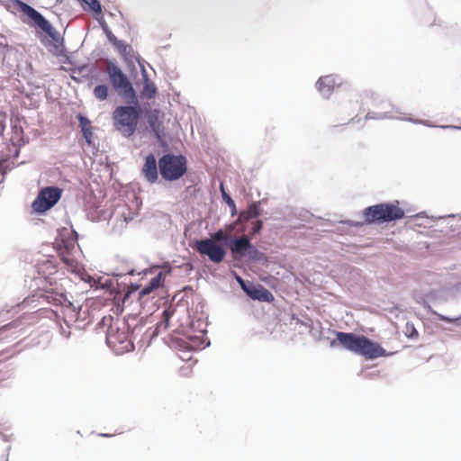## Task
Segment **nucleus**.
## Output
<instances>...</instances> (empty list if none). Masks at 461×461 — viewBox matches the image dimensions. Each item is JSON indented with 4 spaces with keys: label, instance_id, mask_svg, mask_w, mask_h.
Listing matches in <instances>:
<instances>
[{
    "label": "nucleus",
    "instance_id": "nucleus-1",
    "mask_svg": "<svg viewBox=\"0 0 461 461\" xmlns=\"http://www.w3.org/2000/svg\"><path fill=\"white\" fill-rule=\"evenodd\" d=\"M97 330L105 332L106 343L116 354H123L133 348L129 328L119 319L112 315L104 316L97 324Z\"/></svg>",
    "mask_w": 461,
    "mask_h": 461
},
{
    "label": "nucleus",
    "instance_id": "nucleus-2",
    "mask_svg": "<svg viewBox=\"0 0 461 461\" xmlns=\"http://www.w3.org/2000/svg\"><path fill=\"white\" fill-rule=\"evenodd\" d=\"M331 347L340 346L355 354L374 359L386 355L385 350L377 343L363 335L351 332L337 331L336 339L330 342Z\"/></svg>",
    "mask_w": 461,
    "mask_h": 461
},
{
    "label": "nucleus",
    "instance_id": "nucleus-3",
    "mask_svg": "<svg viewBox=\"0 0 461 461\" xmlns=\"http://www.w3.org/2000/svg\"><path fill=\"white\" fill-rule=\"evenodd\" d=\"M398 204L399 202L396 201L366 207L363 211L365 222L366 224L383 223L402 219L405 213Z\"/></svg>",
    "mask_w": 461,
    "mask_h": 461
},
{
    "label": "nucleus",
    "instance_id": "nucleus-4",
    "mask_svg": "<svg viewBox=\"0 0 461 461\" xmlns=\"http://www.w3.org/2000/svg\"><path fill=\"white\" fill-rule=\"evenodd\" d=\"M140 108L136 106H118L113 113V127L123 136L133 135L140 118Z\"/></svg>",
    "mask_w": 461,
    "mask_h": 461
},
{
    "label": "nucleus",
    "instance_id": "nucleus-5",
    "mask_svg": "<svg viewBox=\"0 0 461 461\" xmlns=\"http://www.w3.org/2000/svg\"><path fill=\"white\" fill-rule=\"evenodd\" d=\"M159 172L165 180L174 181L182 177L186 170V158L182 156L166 154L158 160Z\"/></svg>",
    "mask_w": 461,
    "mask_h": 461
},
{
    "label": "nucleus",
    "instance_id": "nucleus-6",
    "mask_svg": "<svg viewBox=\"0 0 461 461\" xmlns=\"http://www.w3.org/2000/svg\"><path fill=\"white\" fill-rule=\"evenodd\" d=\"M106 72L109 75L113 86L121 91L122 95L130 104H137V95L135 90L122 69L113 62L106 65Z\"/></svg>",
    "mask_w": 461,
    "mask_h": 461
},
{
    "label": "nucleus",
    "instance_id": "nucleus-7",
    "mask_svg": "<svg viewBox=\"0 0 461 461\" xmlns=\"http://www.w3.org/2000/svg\"><path fill=\"white\" fill-rule=\"evenodd\" d=\"M61 197V189L56 186H49L41 190L37 198L32 203V208L37 212H45L54 206Z\"/></svg>",
    "mask_w": 461,
    "mask_h": 461
},
{
    "label": "nucleus",
    "instance_id": "nucleus-8",
    "mask_svg": "<svg viewBox=\"0 0 461 461\" xmlns=\"http://www.w3.org/2000/svg\"><path fill=\"white\" fill-rule=\"evenodd\" d=\"M195 249L201 255H206L214 263H221L226 254L221 246L210 239L197 240L195 242Z\"/></svg>",
    "mask_w": 461,
    "mask_h": 461
},
{
    "label": "nucleus",
    "instance_id": "nucleus-9",
    "mask_svg": "<svg viewBox=\"0 0 461 461\" xmlns=\"http://www.w3.org/2000/svg\"><path fill=\"white\" fill-rule=\"evenodd\" d=\"M22 10L35 23L39 28H41L46 33L51 35L52 26L38 11L23 3L22 4Z\"/></svg>",
    "mask_w": 461,
    "mask_h": 461
},
{
    "label": "nucleus",
    "instance_id": "nucleus-10",
    "mask_svg": "<svg viewBox=\"0 0 461 461\" xmlns=\"http://www.w3.org/2000/svg\"><path fill=\"white\" fill-rule=\"evenodd\" d=\"M242 288L244 289L246 294L253 300H258L266 303H272L275 300V297L272 294V293L262 285H252L247 287L242 284Z\"/></svg>",
    "mask_w": 461,
    "mask_h": 461
},
{
    "label": "nucleus",
    "instance_id": "nucleus-11",
    "mask_svg": "<svg viewBox=\"0 0 461 461\" xmlns=\"http://www.w3.org/2000/svg\"><path fill=\"white\" fill-rule=\"evenodd\" d=\"M340 85V80L338 77L334 75H327L324 77H321L317 83V89L322 93L323 95H330L335 87Z\"/></svg>",
    "mask_w": 461,
    "mask_h": 461
},
{
    "label": "nucleus",
    "instance_id": "nucleus-12",
    "mask_svg": "<svg viewBox=\"0 0 461 461\" xmlns=\"http://www.w3.org/2000/svg\"><path fill=\"white\" fill-rule=\"evenodd\" d=\"M142 174L147 181L155 183L158 180V167L156 158L153 154H149L145 158V163L142 167Z\"/></svg>",
    "mask_w": 461,
    "mask_h": 461
},
{
    "label": "nucleus",
    "instance_id": "nucleus-13",
    "mask_svg": "<svg viewBox=\"0 0 461 461\" xmlns=\"http://www.w3.org/2000/svg\"><path fill=\"white\" fill-rule=\"evenodd\" d=\"M59 256L62 262L67 266L68 271L77 275L83 274V267L71 255L70 250L67 246L64 250L60 251Z\"/></svg>",
    "mask_w": 461,
    "mask_h": 461
},
{
    "label": "nucleus",
    "instance_id": "nucleus-14",
    "mask_svg": "<svg viewBox=\"0 0 461 461\" xmlns=\"http://www.w3.org/2000/svg\"><path fill=\"white\" fill-rule=\"evenodd\" d=\"M253 248L249 239L247 236H242L235 240L230 245V249L233 255L244 256L245 251Z\"/></svg>",
    "mask_w": 461,
    "mask_h": 461
},
{
    "label": "nucleus",
    "instance_id": "nucleus-15",
    "mask_svg": "<svg viewBox=\"0 0 461 461\" xmlns=\"http://www.w3.org/2000/svg\"><path fill=\"white\" fill-rule=\"evenodd\" d=\"M61 313L63 315L64 321L68 324L77 321L79 318V312L70 302H68L62 306Z\"/></svg>",
    "mask_w": 461,
    "mask_h": 461
},
{
    "label": "nucleus",
    "instance_id": "nucleus-16",
    "mask_svg": "<svg viewBox=\"0 0 461 461\" xmlns=\"http://www.w3.org/2000/svg\"><path fill=\"white\" fill-rule=\"evenodd\" d=\"M77 119L79 122V126L81 128L82 134H83L86 141L87 142V144L90 145L92 143V138H93V128H92L91 122L82 114H79L77 116Z\"/></svg>",
    "mask_w": 461,
    "mask_h": 461
},
{
    "label": "nucleus",
    "instance_id": "nucleus-17",
    "mask_svg": "<svg viewBox=\"0 0 461 461\" xmlns=\"http://www.w3.org/2000/svg\"><path fill=\"white\" fill-rule=\"evenodd\" d=\"M157 95V87L153 82L149 79L145 78L144 86L141 91V96L146 99H152Z\"/></svg>",
    "mask_w": 461,
    "mask_h": 461
},
{
    "label": "nucleus",
    "instance_id": "nucleus-18",
    "mask_svg": "<svg viewBox=\"0 0 461 461\" xmlns=\"http://www.w3.org/2000/svg\"><path fill=\"white\" fill-rule=\"evenodd\" d=\"M46 298L49 303L56 304V305H64L68 301L63 294H58L54 292H48L46 294Z\"/></svg>",
    "mask_w": 461,
    "mask_h": 461
},
{
    "label": "nucleus",
    "instance_id": "nucleus-19",
    "mask_svg": "<svg viewBox=\"0 0 461 461\" xmlns=\"http://www.w3.org/2000/svg\"><path fill=\"white\" fill-rule=\"evenodd\" d=\"M94 95L98 100H105L108 97V86L105 85H98L94 89Z\"/></svg>",
    "mask_w": 461,
    "mask_h": 461
},
{
    "label": "nucleus",
    "instance_id": "nucleus-20",
    "mask_svg": "<svg viewBox=\"0 0 461 461\" xmlns=\"http://www.w3.org/2000/svg\"><path fill=\"white\" fill-rule=\"evenodd\" d=\"M84 4L85 9H89L90 11L100 13L101 5L97 0H80Z\"/></svg>",
    "mask_w": 461,
    "mask_h": 461
},
{
    "label": "nucleus",
    "instance_id": "nucleus-21",
    "mask_svg": "<svg viewBox=\"0 0 461 461\" xmlns=\"http://www.w3.org/2000/svg\"><path fill=\"white\" fill-rule=\"evenodd\" d=\"M163 280H164L163 273L159 272L156 276H154L149 281V283L148 285H149V288L152 291H154V290L158 289L159 286L162 285Z\"/></svg>",
    "mask_w": 461,
    "mask_h": 461
},
{
    "label": "nucleus",
    "instance_id": "nucleus-22",
    "mask_svg": "<svg viewBox=\"0 0 461 461\" xmlns=\"http://www.w3.org/2000/svg\"><path fill=\"white\" fill-rule=\"evenodd\" d=\"M258 215V212H256V205L253 204L249 207V211L247 212H241L240 217L248 220L250 217H255Z\"/></svg>",
    "mask_w": 461,
    "mask_h": 461
},
{
    "label": "nucleus",
    "instance_id": "nucleus-23",
    "mask_svg": "<svg viewBox=\"0 0 461 461\" xmlns=\"http://www.w3.org/2000/svg\"><path fill=\"white\" fill-rule=\"evenodd\" d=\"M171 317V313L169 311H164L163 312V321L158 324V328L164 327V329H167L168 327V321Z\"/></svg>",
    "mask_w": 461,
    "mask_h": 461
},
{
    "label": "nucleus",
    "instance_id": "nucleus-24",
    "mask_svg": "<svg viewBox=\"0 0 461 461\" xmlns=\"http://www.w3.org/2000/svg\"><path fill=\"white\" fill-rule=\"evenodd\" d=\"M262 229V221H255L253 222V226L251 228V234L258 233Z\"/></svg>",
    "mask_w": 461,
    "mask_h": 461
},
{
    "label": "nucleus",
    "instance_id": "nucleus-25",
    "mask_svg": "<svg viewBox=\"0 0 461 461\" xmlns=\"http://www.w3.org/2000/svg\"><path fill=\"white\" fill-rule=\"evenodd\" d=\"M222 196H223V199L226 201L227 204L230 207H231L232 213H233L234 211H235V208H236L234 201L227 194H225L224 192L222 193Z\"/></svg>",
    "mask_w": 461,
    "mask_h": 461
},
{
    "label": "nucleus",
    "instance_id": "nucleus-26",
    "mask_svg": "<svg viewBox=\"0 0 461 461\" xmlns=\"http://www.w3.org/2000/svg\"><path fill=\"white\" fill-rule=\"evenodd\" d=\"M153 291L149 288V285H147L146 286H144L139 293V296L140 298H143L144 296L149 294L150 293H152Z\"/></svg>",
    "mask_w": 461,
    "mask_h": 461
},
{
    "label": "nucleus",
    "instance_id": "nucleus-27",
    "mask_svg": "<svg viewBox=\"0 0 461 461\" xmlns=\"http://www.w3.org/2000/svg\"><path fill=\"white\" fill-rule=\"evenodd\" d=\"M212 238H213V240H219V241L226 240V236L222 230H218L217 232H215L214 235L212 236Z\"/></svg>",
    "mask_w": 461,
    "mask_h": 461
},
{
    "label": "nucleus",
    "instance_id": "nucleus-28",
    "mask_svg": "<svg viewBox=\"0 0 461 461\" xmlns=\"http://www.w3.org/2000/svg\"><path fill=\"white\" fill-rule=\"evenodd\" d=\"M150 126L155 129V123L152 122V120H149Z\"/></svg>",
    "mask_w": 461,
    "mask_h": 461
},
{
    "label": "nucleus",
    "instance_id": "nucleus-29",
    "mask_svg": "<svg viewBox=\"0 0 461 461\" xmlns=\"http://www.w3.org/2000/svg\"><path fill=\"white\" fill-rule=\"evenodd\" d=\"M441 320L446 321H452V320L446 318V317H441Z\"/></svg>",
    "mask_w": 461,
    "mask_h": 461
},
{
    "label": "nucleus",
    "instance_id": "nucleus-30",
    "mask_svg": "<svg viewBox=\"0 0 461 461\" xmlns=\"http://www.w3.org/2000/svg\"><path fill=\"white\" fill-rule=\"evenodd\" d=\"M101 436H103V437H111L112 434H102Z\"/></svg>",
    "mask_w": 461,
    "mask_h": 461
},
{
    "label": "nucleus",
    "instance_id": "nucleus-31",
    "mask_svg": "<svg viewBox=\"0 0 461 461\" xmlns=\"http://www.w3.org/2000/svg\"><path fill=\"white\" fill-rule=\"evenodd\" d=\"M366 119L371 118V117L369 116V113L366 115Z\"/></svg>",
    "mask_w": 461,
    "mask_h": 461
}]
</instances>
